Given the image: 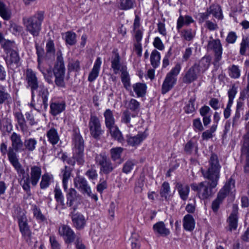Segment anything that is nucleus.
<instances>
[{"label":"nucleus","mask_w":249,"mask_h":249,"mask_svg":"<svg viewBox=\"0 0 249 249\" xmlns=\"http://www.w3.org/2000/svg\"><path fill=\"white\" fill-rule=\"evenodd\" d=\"M89 128L91 136L96 139H99L104 132L102 129L99 119L94 115H90L89 122Z\"/></svg>","instance_id":"obj_11"},{"label":"nucleus","mask_w":249,"mask_h":249,"mask_svg":"<svg viewBox=\"0 0 249 249\" xmlns=\"http://www.w3.org/2000/svg\"><path fill=\"white\" fill-rule=\"evenodd\" d=\"M53 73L55 77L54 82L55 85L58 87H65V82L64 81L65 74V66L54 65L53 69Z\"/></svg>","instance_id":"obj_13"},{"label":"nucleus","mask_w":249,"mask_h":249,"mask_svg":"<svg viewBox=\"0 0 249 249\" xmlns=\"http://www.w3.org/2000/svg\"><path fill=\"white\" fill-rule=\"evenodd\" d=\"M42 171L41 167L34 165L31 167L30 180L33 186H36L41 176Z\"/></svg>","instance_id":"obj_22"},{"label":"nucleus","mask_w":249,"mask_h":249,"mask_svg":"<svg viewBox=\"0 0 249 249\" xmlns=\"http://www.w3.org/2000/svg\"><path fill=\"white\" fill-rule=\"evenodd\" d=\"M101 64V58L100 57H98L94 62L93 67L91 71L89 73L88 80L89 82H92L94 81L98 76Z\"/></svg>","instance_id":"obj_23"},{"label":"nucleus","mask_w":249,"mask_h":249,"mask_svg":"<svg viewBox=\"0 0 249 249\" xmlns=\"http://www.w3.org/2000/svg\"><path fill=\"white\" fill-rule=\"evenodd\" d=\"M72 172V169L67 166H65L61 170L62 177V184L64 190L66 191L68 189V181L70 179Z\"/></svg>","instance_id":"obj_29"},{"label":"nucleus","mask_w":249,"mask_h":249,"mask_svg":"<svg viewBox=\"0 0 249 249\" xmlns=\"http://www.w3.org/2000/svg\"><path fill=\"white\" fill-rule=\"evenodd\" d=\"M46 137L48 141L53 145H55L60 141L59 135L56 129L54 127L51 128L47 131Z\"/></svg>","instance_id":"obj_26"},{"label":"nucleus","mask_w":249,"mask_h":249,"mask_svg":"<svg viewBox=\"0 0 249 249\" xmlns=\"http://www.w3.org/2000/svg\"><path fill=\"white\" fill-rule=\"evenodd\" d=\"M140 107V103L136 100L131 99L128 104V107L132 111L137 110Z\"/></svg>","instance_id":"obj_64"},{"label":"nucleus","mask_w":249,"mask_h":249,"mask_svg":"<svg viewBox=\"0 0 249 249\" xmlns=\"http://www.w3.org/2000/svg\"><path fill=\"white\" fill-rule=\"evenodd\" d=\"M210 65V59L208 57H203L197 63L193 65L196 67V70L200 74L204 72L209 68Z\"/></svg>","instance_id":"obj_27"},{"label":"nucleus","mask_w":249,"mask_h":249,"mask_svg":"<svg viewBox=\"0 0 249 249\" xmlns=\"http://www.w3.org/2000/svg\"><path fill=\"white\" fill-rule=\"evenodd\" d=\"M183 226L187 231H193L195 226V221L193 217L190 214H186L183 218Z\"/></svg>","instance_id":"obj_33"},{"label":"nucleus","mask_w":249,"mask_h":249,"mask_svg":"<svg viewBox=\"0 0 249 249\" xmlns=\"http://www.w3.org/2000/svg\"><path fill=\"white\" fill-rule=\"evenodd\" d=\"M49 241L52 249H60L61 245L55 236H50Z\"/></svg>","instance_id":"obj_60"},{"label":"nucleus","mask_w":249,"mask_h":249,"mask_svg":"<svg viewBox=\"0 0 249 249\" xmlns=\"http://www.w3.org/2000/svg\"><path fill=\"white\" fill-rule=\"evenodd\" d=\"M234 188V181L230 178L225 185L220 190L217 195L216 198L223 202V200L230 193L231 191Z\"/></svg>","instance_id":"obj_18"},{"label":"nucleus","mask_w":249,"mask_h":249,"mask_svg":"<svg viewBox=\"0 0 249 249\" xmlns=\"http://www.w3.org/2000/svg\"><path fill=\"white\" fill-rule=\"evenodd\" d=\"M71 216L73 226L77 230H80L84 229L86 224V220L82 213L72 212Z\"/></svg>","instance_id":"obj_17"},{"label":"nucleus","mask_w":249,"mask_h":249,"mask_svg":"<svg viewBox=\"0 0 249 249\" xmlns=\"http://www.w3.org/2000/svg\"><path fill=\"white\" fill-rule=\"evenodd\" d=\"M111 63V67L113 69L114 73L116 74L118 73L119 71H121V68L124 67L121 65V57L117 50H113L112 52Z\"/></svg>","instance_id":"obj_20"},{"label":"nucleus","mask_w":249,"mask_h":249,"mask_svg":"<svg viewBox=\"0 0 249 249\" xmlns=\"http://www.w3.org/2000/svg\"><path fill=\"white\" fill-rule=\"evenodd\" d=\"M65 40L66 44L72 46L76 42V35L75 33L68 31L65 34Z\"/></svg>","instance_id":"obj_47"},{"label":"nucleus","mask_w":249,"mask_h":249,"mask_svg":"<svg viewBox=\"0 0 249 249\" xmlns=\"http://www.w3.org/2000/svg\"><path fill=\"white\" fill-rule=\"evenodd\" d=\"M195 99L191 98L188 101L184 107V111L186 113H192L195 111L196 108L195 107Z\"/></svg>","instance_id":"obj_56"},{"label":"nucleus","mask_w":249,"mask_h":249,"mask_svg":"<svg viewBox=\"0 0 249 249\" xmlns=\"http://www.w3.org/2000/svg\"><path fill=\"white\" fill-rule=\"evenodd\" d=\"M95 161L97 165L99 167V172L101 175H108L116 168V166L105 153L96 154Z\"/></svg>","instance_id":"obj_6"},{"label":"nucleus","mask_w":249,"mask_h":249,"mask_svg":"<svg viewBox=\"0 0 249 249\" xmlns=\"http://www.w3.org/2000/svg\"><path fill=\"white\" fill-rule=\"evenodd\" d=\"M37 144V141L35 138H29L25 140L24 146L26 149L30 152L34 151Z\"/></svg>","instance_id":"obj_44"},{"label":"nucleus","mask_w":249,"mask_h":249,"mask_svg":"<svg viewBox=\"0 0 249 249\" xmlns=\"http://www.w3.org/2000/svg\"><path fill=\"white\" fill-rule=\"evenodd\" d=\"M246 134L244 136V142L242 150L245 152H249V122L246 125Z\"/></svg>","instance_id":"obj_49"},{"label":"nucleus","mask_w":249,"mask_h":249,"mask_svg":"<svg viewBox=\"0 0 249 249\" xmlns=\"http://www.w3.org/2000/svg\"><path fill=\"white\" fill-rule=\"evenodd\" d=\"M121 78L125 89L129 90L130 89V78L128 72L126 71V67H123L121 70Z\"/></svg>","instance_id":"obj_32"},{"label":"nucleus","mask_w":249,"mask_h":249,"mask_svg":"<svg viewBox=\"0 0 249 249\" xmlns=\"http://www.w3.org/2000/svg\"><path fill=\"white\" fill-rule=\"evenodd\" d=\"M154 46L159 50L162 51L164 49V45L159 37H156L153 41Z\"/></svg>","instance_id":"obj_62"},{"label":"nucleus","mask_w":249,"mask_h":249,"mask_svg":"<svg viewBox=\"0 0 249 249\" xmlns=\"http://www.w3.org/2000/svg\"><path fill=\"white\" fill-rule=\"evenodd\" d=\"M208 51H213L214 54V60L215 62H219L222 58V46L219 39H212L209 40L207 46Z\"/></svg>","instance_id":"obj_12"},{"label":"nucleus","mask_w":249,"mask_h":249,"mask_svg":"<svg viewBox=\"0 0 249 249\" xmlns=\"http://www.w3.org/2000/svg\"><path fill=\"white\" fill-rule=\"evenodd\" d=\"M249 39L248 38H243L240 44V53L242 55L245 53L247 47L249 46Z\"/></svg>","instance_id":"obj_63"},{"label":"nucleus","mask_w":249,"mask_h":249,"mask_svg":"<svg viewBox=\"0 0 249 249\" xmlns=\"http://www.w3.org/2000/svg\"><path fill=\"white\" fill-rule=\"evenodd\" d=\"M54 198L59 205L61 206L62 209L66 208L65 204L64 203V197L61 189L56 187L54 190Z\"/></svg>","instance_id":"obj_38"},{"label":"nucleus","mask_w":249,"mask_h":249,"mask_svg":"<svg viewBox=\"0 0 249 249\" xmlns=\"http://www.w3.org/2000/svg\"><path fill=\"white\" fill-rule=\"evenodd\" d=\"M124 150L123 148L121 147H117L111 148L110 150V157L113 161L120 159L121 154Z\"/></svg>","instance_id":"obj_43"},{"label":"nucleus","mask_w":249,"mask_h":249,"mask_svg":"<svg viewBox=\"0 0 249 249\" xmlns=\"http://www.w3.org/2000/svg\"><path fill=\"white\" fill-rule=\"evenodd\" d=\"M143 133H139L134 136H126V141L128 145L136 146L140 144L146 138Z\"/></svg>","instance_id":"obj_25"},{"label":"nucleus","mask_w":249,"mask_h":249,"mask_svg":"<svg viewBox=\"0 0 249 249\" xmlns=\"http://www.w3.org/2000/svg\"><path fill=\"white\" fill-rule=\"evenodd\" d=\"M199 74L196 67L193 65L185 72L182 77V82L187 84H191L197 80Z\"/></svg>","instance_id":"obj_16"},{"label":"nucleus","mask_w":249,"mask_h":249,"mask_svg":"<svg viewBox=\"0 0 249 249\" xmlns=\"http://www.w3.org/2000/svg\"><path fill=\"white\" fill-rule=\"evenodd\" d=\"M136 160H128L124 164L122 172L125 174H128L133 170L135 165L137 164Z\"/></svg>","instance_id":"obj_46"},{"label":"nucleus","mask_w":249,"mask_h":249,"mask_svg":"<svg viewBox=\"0 0 249 249\" xmlns=\"http://www.w3.org/2000/svg\"><path fill=\"white\" fill-rule=\"evenodd\" d=\"M53 71L51 68L47 69L45 71L42 72L45 80L50 84L53 83Z\"/></svg>","instance_id":"obj_57"},{"label":"nucleus","mask_w":249,"mask_h":249,"mask_svg":"<svg viewBox=\"0 0 249 249\" xmlns=\"http://www.w3.org/2000/svg\"><path fill=\"white\" fill-rule=\"evenodd\" d=\"M176 188L178 190L181 199L184 201L186 200L190 192L189 186L188 185H183L180 182H177Z\"/></svg>","instance_id":"obj_28"},{"label":"nucleus","mask_w":249,"mask_h":249,"mask_svg":"<svg viewBox=\"0 0 249 249\" xmlns=\"http://www.w3.org/2000/svg\"><path fill=\"white\" fill-rule=\"evenodd\" d=\"M135 0H120L119 8L122 10H128L134 8Z\"/></svg>","instance_id":"obj_41"},{"label":"nucleus","mask_w":249,"mask_h":249,"mask_svg":"<svg viewBox=\"0 0 249 249\" xmlns=\"http://www.w3.org/2000/svg\"><path fill=\"white\" fill-rule=\"evenodd\" d=\"M205 178L208 180L190 185L192 190L196 192L197 196L201 200H206L213 196L215 193L214 189L218 181V180L210 177Z\"/></svg>","instance_id":"obj_2"},{"label":"nucleus","mask_w":249,"mask_h":249,"mask_svg":"<svg viewBox=\"0 0 249 249\" xmlns=\"http://www.w3.org/2000/svg\"><path fill=\"white\" fill-rule=\"evenodd\" d=\"M217 128L216 124H213L210 129L207 130L202 134V137L203 140H208L213 137V134L216 131Z\"/></svg>","instance_id":"obj_55"},{"label":"nucleus","mask_w":249,"mask_h":249,"mask_svg":"<svg viewBox=\"0 0 249 249\" xmlns=\"http://www.w3.org/2000/svg\"><path fill=\"white\" fill-rule=\"evenodd\" d=\"M229 75L232 78H238L240 76V70L238 66L232 65L229 68Z\"/></svg>","instance_id":"obj_53"},{"label":"nucleus","mask_w":249,"mask_h":249,"mask_svg":"<svg viewBox=\"0 0 249 249\" xmlns=\"http://www.w3.org/2000/svg\"><path fill=\"white\" fill-rule=\"evenodd\" d=\"M209 167L206 171L202 170V173L204 178H211L219 180L221 166L219 162L218 157L212 154L209 160Z\"/></svg>","instance_id":"obj_8"},{"label":"nucleus","mask_w":249,"mask_h":249,"mask_svg":"<svg viewBox=\"0 0 249 249\" xmlns=\"http://www.w3.org/2000/svg\"><path fill=\"white\" fill-rule=\"evenodd\" d=\"M18 124L20 126V129L22 131H24L27 129V125L26 121L23 115L20 112H17L15 114Z\"/></svg>","instance_id":"obj_48"},{"label":"nucleus","mask_w":249,"mask_h":249,"mask_svg":"<svg viewBox=\"0 0 249 249\" xmlns=\"http://www.w3.org/2000/svg\"><path fill=\"white\" fill-rule=\"evenodd\" d=\"M33 213L34 216L37 220L43 222L46 220L45 216L42 213L40 209L38 208L36 206L34 207Z\"/></svg>","instance_id":"obj_58"},{"label":"nucleus","mask_w":249,"mask_h":249,"mask_svg":"<svg viewBox=\"0 0 249 249\" xmlns=\"http://www.w3.org/2000/svg\"><path fill=\"white\" fill-rule=\"evenodd\" d=\"M160 54L156 50L152 51L150 55V62L152 66L154 68H157L160 63Z\"/></svg>","instance_id":"obj_40"},{"label":"nucleus","mask_w":249,"mask_h":249,"mask_svg":"<svg viewBox=\"0 0 249 249\" xmlns=\"http://www.w3.org/2000/svg\"><path fill=\"white\" fill-rule=\"evenodd\" d=\"M181 70V65L177 63L168 73L163 81L161 88V92L165 94L171 90L177 82V76L179 74Z\"/></svg>","instance_id":"obj_7"},{"label":"nucleus","mask_w":249,"mask_h":249,"mask_svg":"<svg viewBox=\"0 0 249 249\" xmlns=\"http://www.w3.org/2000/svg\"><path fill=\"white\" fill-rule=\"evenodd\" d=\"M44 13L39 11L34 15L22 18L25 30L33 37L38 36L41 30V25L44 20Z\"/></svg>","instance_id":"obj_3"},{"label":"nucleus","mask_w":249,"mask_h":249,"mask_svg":"<svg viewBox=\"0 0 249 249\" xmlns=\"http://www.w3.org/2000/svg\"><path fill=\"white\" fill-rule=\"evenodd\" d=\"M60 236L63 237L66 243L70 244L73 242L76 235L71 228L66 225H62L58 229Z\"/></svg>","instance_id":"obj_14"},{"label":"nucleus","mask_w":249,"mask_h":249,"mask_svg":"<svg viewBox=\"0 0 249 249\" xmlns=\"http://www.w3.org/2000/svg\"><path fill=\"white\" fill-rule=\"evenodd\" d=\"M53 179V176L48 173H45L42 176L41 180L40 182V187L41 189H45L48 188Z\"/></svg>","instance_id":"obj_42"},{"label":"nucleus","mask_w":249,"mask_h":249,"mask_svg":"<svg viewBox=\"0 0 249 249\" xmlns=\"http://www.w3.org/2000/svg\"><path fill=\"white\" fill-rule=\"evenodd\" d=\"M41 100H42V98H41ZM30 106L34 108L35 110L38 111L41 110V109L42 108V107H43L44 109H45V108H44V107L43 103V100H42V103H41V101L39 99H38L37 100V103L36 104L35 100L34 99V100H33V99L32 98V102L30 103ZM46 109L47 108H46Z\"/></svg>","instance_id":"obj_59"},{"label":"nucleus","mask_w":249,"mask_h":249,"mask_svg":"<svg viewBox=\"0 0 249 249\" xmlns=\"http://www.w3.org/2000/svg\"><path fill=\"white\" fill-rule=\"evenodd\" d=\"M185 151L189 154H196L198 151L197 144L192 141L188 142L185 145Z\"/></svg>","instance_id":"obj_52"},{"label":"nucleus","mask_w":249,"mask_h":249,"mask_svg":"<svg viewBox=\"0 0 249 249\" xmlns=\"http://www.w3.org/2000/svg\"><path fill=\"white\" fill-rule=\"evenodd\" d=\"M196 35L195 31L191 29H184L181 32V36L187 41L193 39Z\"/></svg>","instance_id":"obj_51"},{"label":"nucleus","mask_w":249,"mask_h":249,"mask_svg":"<svg viewBox=\"0 0 249 249\" xmlns=\"http://www.w3.org/2000/svg\"><path fill=\"white\" fill-rule=\"evenodd\" d=\"M229 224V229L230 231L236 229L238 224L237 211H233L227 219Z\"/></svg>","instance_id":"obj_31"},{"label":"nucleus","mask_w":249,"mask_h":249,"mask_svg":"<svg viewBox=\"0 0 249 249\" xmlns=\"http://www.w3.org/2000/svg\"><path fill=\"white\" fill-rule=\"evenodd\" d=\"M24 81L27 89H30L33 100L35 97V91L38 90V96L42 99L44 108H47L48 100L49 94L48 89L39 85L36 72L31 69H27L24 73Z\"/></svg>","instance_id":"obj_1"},{"label":"nucleus","mask_w":249,"mask_h":249,"mask_svg":"<svg viewBox=\"0 0 249 249\" xmlns=\"http://www.w3.org/2000/svg\"><path fill=\"white\" fill-rule=\"evenodd\" d=\"M105 119V124L107 128L115 125V119L112 111L110 109H107L104 113Z\"/></svg>","instance_id":"obj_37"},{"label":"nucleus","mask_w":249,"mask_h":249,"mask_svg":"<svg viewBox=\"0 0 249 249\" xmlns=\"http://www.w3.org/2000/svg\"><path fill=\"white\" fill-rule=\"evenodd\" d=\"M79 195L77 194V191L73 188H70L68 190L67 194V205L69 207H71L73 205V202L77 199Z\"/></svg>","instance_id":"obj_35"},{"label":"nucleus","mask_w":249,"mask_h":249,"mask_svg":"<svg viewBox=\"0 0 249 249\" xmlns=\"http://www.w3.org/2000/svg\"><path fill=\"white\" fill-rule=\"evenodd\" d=\"M46 51L47 55L54 56L55 50L53 41L51 39H49L46 43Z\"/></svg>","instance_id":"obj_54"},{"label":"nucleus","mask_w":249,"mask_h":249,"mask_svg":"<svg viewBox=\"0 0 249 249\" xmlns=\"http://www.w3.org/2000/svg\"><path fill=\"white\" fill-rule=\"evenodd\" d=\"M10 163L14 167L15 169L17 172V174L21 179L27 177L28 174L26 173V172L22 167V165L18 161V157L8 158Z\"/></svg>","instance_id":"obj_21"},{"label":"nucleus","mask_w":249,"mask_h":249,"mask_svg":"<svg viewBox=\"0 0 249 249\" xmlns=\"http://www.w3.org/2000/svg\"><path fill=\"white\" fill-rule=\"evenodd\" d=\"M11 101L10 95L5 91L3 87L0 88V104L4 103L9 104Z\"/></svg>","instance_id":"obj_50"},{"label":"nucleus","mask_w":249,"mask_h":249,"mask_svg":"<svg viewBox=\"0 0 249 249\" xmlns=\"http://www.w3.org/2000/svg\"><path fill=\"white\" fill-rule=\"evenodd\" d=\"M207 9L210 15L212 14L215 18L218 19L223 18L221 8L218 4H213Z\"/></svg>","instance_id":"obj_30"},{"label":"nucleus","mask_w":249,"mask_h":249,"mask_svg":"<svg viewBox=\"0 0 249 249\" xmlns=\"http://www.w3.org/2000/svg\"><path fill=\"white\" fill-rule=\"evenodd\" d=\"M12 147L8 148V158L17 157V152L23 150L24 143L19 134L13 132L10 136Z\"/></svg>","instance_id":"obj_10"},{"label":"nucleus","mask_w":249,"mask_h":249,"mask_svg":"<svg viewBox=\"0 0 249 249\" xmlns=\"http://www.w3.org/2000/svg\"><path fill=\"white\" fill-rule=\"evenodd\" d=\"M132 88L137 97H142L145 95L147 89L145 84L137 83L133 85Z\"/></svg>","instance_id":"obj_34"},{"label":"nucleus","mask_w":249,"mask_h":249,"mask_svg":"<svg viewBox=\"0 0 249 249\" xmlns=\"http://www.w3.org/2000/svg\"><path fill=\"white\" fill-rule=\"evenodd\" d=\"M30 183L31 180H30V177L29 175H27L26 178L21 179V184L22 188L26 192L30 191Z\"/></svg>","instance_id":"obj_61"},{"label":"nucleus","mask_w":249,"mask_h":249,"mask_svg":"<svg viewBox=\"0 0 249 249\" xmlns=\"http://www.w3.org/2000/svg\"><path fill=\"white\" fill-rule=\"evenodd\" d=\"M170 192V187L169 183L166 181L164 182L161 185L160 192L161 197L167 199L169 197Z\"/></svg>","instance_id":"obj_45"},{"label":"nucleus","mask_w":249,"mask_h":249,"mask_svg":"<svg viewBox=\"0 0 249 249\" xmlns=\"http://www.w3.org/2000/svg\"><path fill=\"white\" fill-rule=\"evenodd\" d=\"M66 107V103L64 101H56L50 104V113L55 116L62 112Z\"/></svg>","instance_id":"obj_19"},{"label":"nucleus","mask_w":249,"mask_h":249,"mask_svg":"<svg viewBox=\"0 0 249 249\" xmlns=\"http://www.w3.org/2000/svg\"><path fill=\"white\" fill-rule=\"evenodd\" d=\"M12 15L11 10L6 4L0 1V16L5 20H9Z\"/></svg>","instance_id":"obj_36"},{"label":"nucleus","mask_w":249,"mask_h":249,"mask_svg":"<svg viewBox=\"0 0 249 249\" xmlns=\"http://www.w3.org/2000/svg\"><path fill=\"white\" fill-rule=\"evenodd\" d=\"M107 128L109 130L112 137L120 142H122L124 141V138L122 133L117 126L115 125Z\"/></svg>","instance_id":"obj_39"},{"label":"nucleus","mask_w":249,"mask_h":249,"mask_svg":"<svg viewBox=\"0 0 249 249\" xmlns=\"http://www.w3.org/2000/svg\"><path fill=\"white\" fill-rule=\"evenodd\" d=\"M18 220L19 230L22 236L30 237L31 232L26 215L24 213H22L18 215Z\"/></svg>","instance_id":"obj_15"},{"label":"nucleus","mask_w":249,"mask_h":249,"mask_svg":"<svg viewBox=\"0 0 249 249\" xmlns=\"http://www.w3.org/2000/svg\"><path fill=\"white\" fill-rule=\"evenodd\" d=\"M73 142V157L68 159L67 162L71 165H74L75 160L79 165H83L85 162L84 158V142L82 136L78 133L74 134Z\"/></svg>","instance_id":"obj_4"},{"label":"nucleus","mask_w":249,"mask_h":249,"mask_svg":"<svg viewBox=\"0 0 249 249\" xmlns=\"http://www.w3.org/2000/svg\"><path fill=\"white\" fill-rule=\"evenodd\" d=\"M14 43L11 41H6L3 45L6 56L5 60L7 66L10 69L17 68L20 65V57L18 52L13 48Z\"/></svg>","instance_id":"obj_5"},{"label":"nucleus","mask_w":249,"mask_h":249,"mask_svg":"<svg viewBox=\"0 0 249 249\" xmlns=\"http://www.w3.org/2000/svg\"><path fill=\"white\" fill-rule=\"evenodd\" d=\"M73 183L74 187L83 195H87L95 201L98 200L97 195L92 193L90 186L85 178L77 176L73 179Z\"/></svg>","instance_id":"obj_9"},{"label":"nucleus","mask_w":249,"mask_h":249,"mask_svg":"<svg viewBox=\"0 0 249 249\" xmlns=\"http://www.w3.org/2000/svg\"><path fill=\"white\" fill-rule=\"evenodd\" d=\"M153 229L155 234L162 236H166L170 233L169 229L166 228L165 224L162 221L155 224L153 226Z\"/></svg>","instance_id":"obj_24"}]
</instances>
